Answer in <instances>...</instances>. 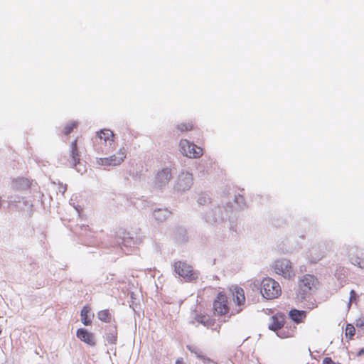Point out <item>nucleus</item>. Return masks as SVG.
<instances>
[{
    "mask_svg": "<svg viewBox=\"0 0 364 364\" xmlns=\"http://www.w3.org/2000/svg\"><path fill=\"white\" fill-rule=\"evenodd\" d=\"M261 293L267 299H274L281 295L282 289L277 281L270 277H267L264 278L262 282Z\"/></svg>",
    "mask_w": 364,
    "mask_h": 364,
    "instance_id": "1",
    "label": "nucleus"
},
{
    "mask_svg": "<svg viewBox=\"0 0 364 364\" xmlns=\"http://www.w3.org/2000/svg\"><path fill=\"white\" fill-rule=\"evenodd\" d=\"M173 267L176 273L187 282L196 281L198 278V272L186 262H175Z\"/></svg>",
    "mask_w": 364,
    "mask_h": 364,
    "instance_id": "2",
    "label": "nucleus"
},
{
    "mask_svg": "<svg viewBox=\"0 0 364 364\" xmlns=\"http://www.w3.org/2000/svg\"><path fill=\"white\" fill-rule=\"evenodd\" d=\"M178 146L179 151L186 157L198 159L203 155V149L188 139H181Z\"/></svg>",
    "mask_w": 364,
    "mask_h": 364,
    "instance_id": "3",
    "label": "nucleus"
},
{
    "mask_svg": "<svg viewBox=\"0 0 364 364\" xmlns=\"http://www.w3.org/2000/svg\"><path fill=\"white\" fill-rule=\"evenodd\" d=\"M275 273L281 275L284 279H293L296 273L294 270L292 263L290 260L287 259H281L275 261L273 265Z\"/></svg>",
    "mask_w": 364,
    "mask_h": 364,
    "instance_id": "4",
    "label": "nucleus"
},
{
    "mask_svg": "<svg viewBox=\"0 0 364 364\" xmlns=\"http://www.w3.org/2000/svg\"><path fill=\"white\" fill-rule=\"evenodd\" d=\"M127 156V151L124 148H121L112 156L105 158H97L96 163L98 166H115L121 164Z\"/></svg>",
    "mask_w": 364,
    "mask_h": 364,
    "instance_id": "5",
    "label": "nucleus"
},
{
    "mask_svg": "<svg viewBox=\"0 0 364 364\" xmlns=\"http://www.w3.org/2000/svg\"><path fill=\"white\" fill-rule=\"evenodd\" d=\"M213 314L215 316H225L230 311L228 299L223 292H219L213 301Z\"/></svg>",
    "mask_w": 364,
    "mask_h": 364,
    "instance_id": "6",
    "label": "nucleus"
},
{
    "mask_svg": "<svg viewBox=\"0 0 364 364\" xmlns=\"http://www.w3.org/2000/svg\"><path fill=\"white\" fill-rule=\"evenodd\" d=\"M318 284L317 278L312 274H305L299 281V290L302 291L304 294L309 293L313 289L316 288Z\"/></svg>",
    "mask_w": 364,
    "mask_h": 364,
    "instance_id": "7",
    "label": "nucleus"
},
{
    "mask_svg": "<svg viewBox=\"0 0 364 364\" xmlns=\"http://www.w3.org/2000/svg\"><path fill=\"white\" fill-rule=\"evenodd\" d=\"M193 175L188 172H182L178 177L176 188L180 191L188 190L193 185Z\"/></svg>",
    "mask_w": 364,
    "mask_h": 364,
    "instance_id": "8",
    "label": "nucleus"
},
{
    "mask_svg": "<svg viewBox=\"0 0 364 364\" xmlns=\"http://www.w3.org/2000/svg\"><path fill=\"white\" fill-rule=\"evenodd\" d=\"M76 336L82 342L90 346H95L96 345V341L94 333L90 332L86 328H78L76 331Z\"/></svg>",
    "mask_w": 364,
    "mask_h": 364,
    "instance_id": "9",
    "label": "nucleus"
},
{
    "mask_svg": "<svg viewBox=\"0 0 364 364\" xmlns=\"http://www.w3.org/2000/svg\"><path fill=\"white\" fill-rule=\"evenodd\" d=\"M285 316L283 313L278 312L270 318L269 329L277 332L284 326Z\"/></svg>",
    "mask_w": 364,
    "mask_h": 364,
    "instance_id": "10",
    "label": "nucleus"
},
{
    "mask_svg": "<svg viewBox=\"0 0 364 364\" xmlns=\"http://www.w3.org/2000/svg\"><path fill=\"white\" fill-rule=\"evenodd\" d=\"M97 139L99 140L100 144H109V146L114 147V134L108 129H101L97 132Z\"/></svg>",
    "mask_w": 364,
    "mask_h": 364,
    "instance_id": "11",
    "label": "nucleus"
},
{
    "mask_svg": "<svg viewBox=\"0 0 364 364\" xmlns=\"http://www.w3.org/2000/svg\"><path fill=\"white\" fill-rule=\"evenodd\" d=\"M172 178L171 171L168 168H163L159 171L156 176V185L162 187L166 185Z\"/></svg>",
    "mask_w": 364,
    "mask_h": 364,
    "instance_id": "12",
    "label": "nucleus"
},
{
    "mask_svg": "<svg viewBox=\"0 0 364 364\" xmlns=\"http://www.w3.org/2000/svg\"><path fill=\"white\" fill-rule=\"evenodd\" d=\"M77 139H75L71 143V150L70 154V160H69V165L70 166L77 167V165L80 164V153L77 149Z\"/></svg>",
    "mask_w": 364,
    "mask_h": 364,
    "instance_id": "13",
    "label": "nucleus"
},
{
    "mask_svg": "<svg viewBox=\"0 0 364 364\" xmlns=\"http://www.w3.org/2000/svg\"><path fill=\"white\" fill-rule=\"evenodd\" d=\"M326 254V249L322 247H313L309 252V259L311 263L320 261Z\"/></svg>",
    "mask_w": 364,
    "mask_h": 364,
    "instance_id": "14",
    "label": "nucleus"
},
{
    "mask_svg": "<svg viewBox=\"0 0 364 364\" xmlns=\"http://www.w3.org/2000/svg\"><path fill=\"white\" fill-rule=\"evenodd\" d=\"M232 299L237 306H242L245 302L244 290L239 287H235L232 289Z\"/></svg>",
    "mask_w": 364,
    "mask_h": 364,
    "instance_id": "15",
    "label": "nucleus"
},
{
    "mask_svg": "<svg viewBox=\"0 0 364 364\" xmlns=\"http://www.w3.org/2000/svg\"><path fill=\"white\" fill-rule=\"evenodd\" d=\"M289 318L296 323H301L306 318V311L296 309H291L289 313Z\"/></svg>",
    "mask_w": 364,
    "mask_h": 364,
    "instance_id": "16",
    "label": "nucleus"
},
{
    "mask_svg": "<svg viewBox=\"0 0 364 364\" xmlns=\"http://www.w3.org/2000/svg\"><path fill=\"white\" fill-rule=\"evenodd\" d=\"M295 331H296L295 326H284L282 327V328H280L276 333H277V335L281 338H288L293 337L294 336Z\"/></svg>",
    "mask_w": 364,
    "mask_h": 364,
    "instance_id": "17",
    "label": "nucleus"
},
{
    "mask_svg": "<svg viewBox=\"0 0 364 364\" xmlns=\"http://www.w3.org/2000/svg\"><path fill=\"white\" fill-rule=\"evenodd\" d=\"M91 309L88 306H85L81 310L80 317L81 321L85 326H90L92 324V319L90 316Z\"/></svg>",
    "mask_w": 364,
    "mask_h": 364,
    "instance_id": "18",
    "label": "nucleus"
},
{
    "mask_svg": "<svg viewBox=\"0 0 364 364\" xmlns=\"http://www.w3.org/2000/svg\"><path fill=\"white\" fill-rule=\"evenodd\" d=\"M351 262L358 265L359 267L364 269V250H358L355 255L351 257Z\"/></svg>",
    "mask_w": 364,
    "mask_h": 364,
    "instance_id": "19",
    "label": "nucleus"
},
{
    "mask_svg": "<svg viewBox=\"0 0 364 364\" xmlns=\"http://www.w3.org/2000/svg\"><path fill=\"white\" fill-rule=\"evenodd\" d=\"M171 213L167 209H159L154 212V218L159 221L163 222L170 215Z\"/></svg>",
    "mask_w": 364,
    "mask_h": 364,
    "instance_id": "20",
    "label": "nucleus"
},
{
    "mask_svg": "<svg viewBox=\"0 0 364 364\" xmlns=\"http://www.w3.org/2000/svg\"><path fill=\"white\" fill-rule=\"evenodd\" d=\"M187 348L193 353L196 354V356L203 360L205 363H210V359L203 355L202 350L196 346H187Z\"/></svg>",
    "mask_w": 364,
    "mask_h": 364,
    "instance_id": "21",
    "label": "nucleus"
},
{
    "mask_svg": "<svg viewBox=\"0 0 364 364\" xmlns=\"http://www.w3.org/2000/svg\"><path fill=\"white\" fill-rule=\"evenodd\" d=\"M97 318L102 322L110 323L112 321V314L108 309L101 310L97 313Z\"/></svg>",
    "mask_w": 364,
    "mask_h": 364,
    "instance_id": "22",
    "label": "nucleus"
},
{
    "mask_svg": "<svg viewBox=\"0 0 364 364\" xmlns=\"http://www.w3.org/2000/svg\"><path fill=\"white\" fill-rule=\"evenodd\" d=\"M195 126L192 122H186L178 124L176 127L177 129L181 132H186L194 129Z\"/></svg>",
    "mask_w": 364,
    "mask_h": 364,
    "instance_id": "23",
    "label": "nucleus"
},
{
    "mask_svg": "<svg viewBox=\"0 0 364 364\" xmlns=\"http://www.w3.org/2000/svg\"><path fill=\"white\" fill-rule=\"evenodd\" d=\"M78 123L75 121L68 122L63 129V134L65 136L69 135L74 129H77Z\"/></svg>",
    "mask_w": 364,
    "mask_h": 364,
    "instance_id": "24",
    "label": "nucleus"
},
{
    "mask_svg": "<svg viewBox=\"0 0 364 364\" xmlns=\"http://www.w3.org/2000/svg\"><path fill=\"white\" fill-rule=\"evenodd\" d=\"M196 320L198 322L202 323L205 326L210 325L212 323L210 318L205 315L198 316Z\"/></svg>",
    "mask_w": 364,
    "mask_h": 364,
    "instance_id": "25",
    "label": "nucleus"
},
{
    "mask_svg": "<svg viewBox=\"0 0 364 364\" xmlns=\"http://www.w3.org/2000/svg\"><path fill=\"white\" fill-rule=\"evenodd\" d=\"M355 327L351 324H347L346 327V336H348L350 339L355 335Z\"/></svg>",
    "mask_w": 364,
    "mask_h": 364,
    "instance_id": "26",
    "label": "nucleus"
},
{
    "mask_svg": "<svg viewBox=\"0 0 364 364\" xmlns=\"http://www.w3.org/2000/svg\"><path fill=\"white\" fill-rule=\"evenodd\" d=\"M355 325L357 327L364 328V316L356 320Z\"/></svg>",
    "mask_w": 364,
    "mask_h": 364,
    "instance_id": "27",
    "label": "nucleus"
},
{
    "mask_svg": "<svg viewBox=\"0 0 364 364\" xmlns=\"http://www.w3.org/2000/svg\"><path fill=\"white\" fill-rule=\"evenodd\" d=\"M357 299V294L354 290L350 292V302L355 301Z\"/></svg>",
    "mask_w": 364,
    "mask_h": 364,
    "instance_id": "28",
    "label": "nucleus"
},
{
    "mask_svg": "<svg viewBox=\"0 0 364 364\" xmlns=\"http://www.w3.org/2000/svg\"><path fill=\"white\" fill-rule=\"evenodd\" d=\"M107 338L109 343H114L117 341V336L113 334L111 336H107Z\"/></svg>",
    "mask_w": 364,
    "mask_h": 364,
    "instance_id": "29",
    "label": "nucleus"
},
{
    "mask_svg": "<svg viewBox=\"0 0 364 364\" xmlns=\"http://www.w3.org/2000/svg\"><path fill=\"white\" fill-rule=\"evenodd\" d=\"M323 364H333V360L330 357H326L323 360Z\"/></svg>",
    "mask_w": 364,
    "mask_h": 364,
    "instance_id": "30",
    "label": "nucleus"
},
{
    "mask_svg": "<svg viewBox=\"0 0 364 364\" xmlns=\"http://www.w3.org/2000/svg\"><path fill=\"white\" fill-rule=\"evenodd\" d=\"M176 364H186L183 358H179L176 360Z\"/></svg>",
    "mask_w": 364,
    "mask_h": 364,
    "instance_id": "31",
    "label": "nucleus"
},
{
    "mask_svg": "<svg viewBox=\"0 0 364 364\" xmlns=\"http://www.w3.org/2000/svg\"><path fill=\"white\" fill-rule=\"evenodd\" d=\"M363 354H364V348L360 350V351L358 352V355H363Z\"/></svg>",
    "mask_w": 364,
    "mask_h": 364,
    "instance_id": "32",
    "label": "nucleus"
}]
</instances>
